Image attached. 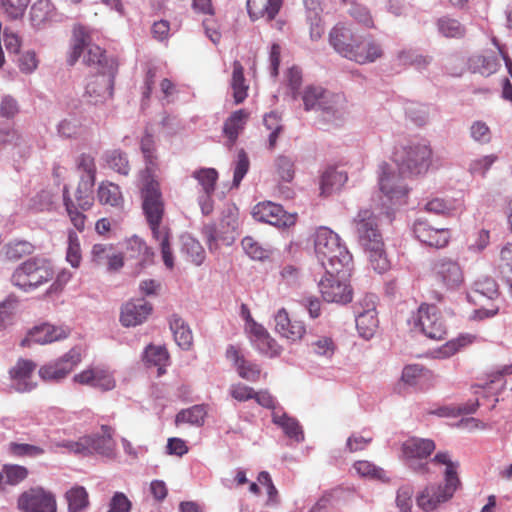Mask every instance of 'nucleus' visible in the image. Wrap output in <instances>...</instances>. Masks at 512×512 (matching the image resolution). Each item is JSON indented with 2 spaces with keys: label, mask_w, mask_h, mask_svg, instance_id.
Listing matches in <instances>:
<instances>
[{
  "label": "nucleus",
  "mask_w": 512,
  "mask_h": 512,
  "mask_svg": "<svg viewBox=\"0 0 512 512\" xmlns=\"http://www.w3.org/2000/svg\"><path fill=\"white\" fill-rule=\"evenodd\" d=\"M142 208L146 217L152 237L159 243L162 260L168 269L174 267V256L171 248V231L168 226L162 224L164 215V202L159 183L147 177L141 189Z\"/></svg>",
  "instance_id": "1"
},
{
  "label": "nucleus",
  "mask_w": 512,
  "mask_h": 512,
  "mask_svg": "<svg viewBox=\"0 0 512 512\" xmlns=\"http://www.w3.org/2000/svg\"><path fill=\"white\" fill-rule=\"evenodd\" d=\"M329 40L339 54L359 64L375 62L383 54L381 44L372 37H356L343 25H336L331 30Z\"/></svg>",
  "instance_id": "2"
},
{
  "label": "nucleus",
  "mask_w": 512,
  "mask_h": 512,
  "mask_svg": "<svg viewBox=\"0 0 512 512\" xmlns=\"http://www.w3.org/2000/svg\"><path fill=\"white\" fill-rule=\"evenodd\" d=\"M353 225L360 245L368 253L372 268L383 273L389 268L378 220L369 209H361L353 219Z\"/></svg>",
  "instance_id": "3"
},
{
  "label": "nucleus",
  "mask_w": 512,
  "mask_h": 512,
  "mask_svg": "<svg viewBox=\"0 0 512 512\" xmlns=\"http://www.w3.org/2000/svg\"><path fill=\"white\" fill-rule=\"evenodd\" d=\"M434 461L445 466L444 485L429 484L416 496L417 506L424 512H432L441 503L448 501L460 485L458 478L459 463L452 461L448 452L440 451L434 456Z\"/></svg>",
  "instance_id": "4"
},
{
  "label": "nucleus",
  "mask_w": 512,
  "mask_h": 512,
  "mask_svg": "<svg viewBox=\"0 0 512 512\" xmlns=\"http://www.w3.org/2000/svg\"><path fill=\"white\" fill-rule=\"evenodd\" d=\"M314 250L317 259L324 269H331L332 272L347 271L352 267L353 259L346 245L340 236L330 228L321 226L314 233Z\"/></svg>",
  "instance_id": "5"
},
{
  "label": "nucleus",
  "mask_w": 512,
  "mask_h": 512,
  "mask_svg": "<svg viewBox=\"0 0 512 512\" xmlns=\"http://www.w3.org/2000/svg\"><path fill=\"white\" fill-rule=\"evenodd\" d=\"M302 101L306 111L320 112L328 125L339 127L345 121L347 107L342 94L330 92L319 85H308L302 92Z\"/></svg>",
  "instance_id": "6"
},
{
  "label": "nucleus",
  "mask_w": 512,
  "mask_h": 512,
  "mask_svg": "<svg viewBox=\"0 0 512 512\" xmlns=\"http://www.w3.org/2000/svg\"><path fill=\"white\" fill-rule=\"evenodd\" d=\"M435 448V442L431 439L411 437L402 443V461L411 472L426 477L434 473L432 466L441 465L434 461V457L430 458Z\"/></svg>",
  "instance_id": "7"
},
{
  "label": "nucleus",
  "mask_w": 512,
  "mask_h": 512,
  "mask_svg": "<svg viewBox=\"0 0 512 512\" xmlns=\"http://www.w3.org/2000/svg\"><path fill=\"white\" fill-rule=\"evenodd\" d=\"M113 434L112 427L102 425L100 433L83 436L77 441L64 440L57 446L83 456L97 454L108 459H114L116 457V442L113 439Z\"/></svg>",
  "instance_id": "8"
},
{
  "label": "nucleus",
  "mask_w": 512,
  "mask_h": 512,
  "mask_svg": "<svg viewBox=\"0 0 512 512\" xmlns=\"http://www.w3.org/2000/svg\"><path fill=\"white\" fill-rule=\"evenodd\" d=\"M53 276L54 269L48 259L33 257L16 267L11 276V283L28 293L50 281Z\"/></svg>",
  "instance_id": "9"
},
{
  "label": "nucleus",
  "mask_w": 512,
  "mask_h": 512,
  "mask_svg": "<svg viewBox=\"0 0 512 512\" xmlns=\"http://www.w3.org/2000/svg\"><path fill=\"white\" fill-rule=\"evenodd\" d=\"M432 150L426 141L409 142L394 151V162L402 174L419 175L431 164Z\"/></svg>",
  "instance_id": "10"
},
{
  "label": "nucleus",
  "mask_w": 512,
  "mask_h": 512,
  "mask_svg": "<svg viewBox=\"0 0 512 512\" xmlns=\"http://www.w3.org/2000/svg\"><path fill=\"white\" fill-rule=\"evenodd\" d=\"M239 210L233 205H227L222 211L218 225L208 224L203 227L202 233L210 251H216L219 244L230 246L234 243L239 228Z\"/></svg>",
  "instance_id": "11"
},
{
  "label": "nucleus",
  "mask_w": 512,
  "mask_h": 512,
  "mask_svg": "<svg viewBox=\"0 0 512 512\" xmlns=\"http://www.w3.org/2000/svg\"><path fill=\"white\" fill-rule=\"evenodd\" d=\"M499 289L496 281L488 276L477 279L469 292L468 300L474 305L480 306L475 311L479 319L489 318L496 315L499 311Z\"/></svg>",
  "instance_id": "12"
},
{
  "label": "nucleus",
  "mask_w": 512,
  "mask_h": 512,
  "mask_svg": "<svg viewBox=\"0 0 512 512\" xmlns=\"http://www.w3.org/2000/svg\"><path fill=\"white\" fill-rule=\"evenodd\" d=\"M73 47L69 63L73 65L83 54V61L87 65H97L101 71H107L113 61H108L104 51L97 45L90 43V36L84 26H76L73 31Z\"/></svg>",
  "instance_id": "13"
},
{
  "label": "nucleus",
  "mask_w": 512,
  "mask_h": 512,
  "mask_svg": "<svg viewBox=\"0 0 512 512\" xmlns=\"http://www.w3.org/2000/svg\"><path fill=\"white\" fill-rule=\"evenodd\" d=\"M352 267L347 271V274L340 272H332L331 269H325L326 274L318 283L319 290L322 297L327 302L335 303H348L352 300V289L348 284V277L350 276Z\"/></svg>",
  "instance_id": "14"
},
{
  "label": "nucleus",
  "mask_w": 512,
  "mask_h": 512,
  "mask_svg": "<svg viewBox=\"0 0 512 512\" xmlns=\"http://www.w3.org/2000/svg\"><path fill=\"white\" fill-rule=\"evenodd\" d=\"M409 323L414 328H419L430 339L441 340L446 334L443 318L437 307L433 305H421L409 319Z\"/></svg>",
  "instance_id": "15"
},
{
  "label": "nucleus",
  "mask_w": 512,
  "mask_h": 512,
  "mask_svg": "<svg viewBox=\"0 0 512 512\" xmlns=\"http://www.w3.org/2000/svg\"><path fill=\"white\" fill-rule=\"evenodd\" d=\"M499 54L494 51H483L472 54L467 60V66L470 72L479 73L482 76H490L500 67V61H505L509 74L512 77V63L507 54L498 47Z\"/></svg>",
  "instance_id": "16"
},
{
  "label": "nucleus",
  "mask_w": 512,
  "mask_h": 512,
  "mask_svg": "<svg viewBox=\"0 0 512 512\" xmlns=\"http://www.w3.org/2000/svg\"><path fill=\"white\" fill-rule=\"evenodd\" d=\"M115 69L112 64L107 71H100L98 74L89 77L84 97L92 104H98L112 97L114 87Z\"/></svg>",
  "instance_id": "17"
},
{
  "label": "nucleus",
  "mask_w": 512,
  "mask_h": 512,
  "mask_svg": "<svg viewBox=\"0 0 512 512\" xmlns=\"http://www.w3.org/2000/svg\"><path fill=\"white\" fill-rule=\"evenodd\" d=\"M81 362V351L72 348L62 357L50 362L39 369V376L44 381L57 382L64 379L73 368Z\"/></svg>",
  "instance_id": "18"
},
{
  "label": "nucleus",
  "mask_w": 512,
  "mask_h": 512,
  "mask_svg": "<svg viewBox=\"0 0 512 512\" xmlns=\"http://www.w3.org/2000/svg\"><path fill=\"white\" fill-rule=\"evenodd\" d=\"M252 216L256 221L275 227H290L296 222L295 214H288L282 206L273 202H260L254 206Z\"/></svg>",
  "instance_id": "19"
},
{
  "label": "nucleus",
  "mask_w": 512,
  "mask_h": 512,
  "mask_svg": "<svg viewBox=\"0 0 512 512\" xmlns=\"http://www.w3.org/2000/svg\"><path fill=\"white\" fill-rule=\"evenodd\" d=\"M18 507L23 512H56V500L49 491L35 487L20 495Z\"/></svg>",
  "instance_id": "20"
},
{
  "label": "nucleus",
  "mask_w": 512,
  "mask_h": 512,
  "mask_svg": "<svg viewBox=\"0 0 512 512\" xmlns=\"http://www.w3.org/2000/svg\"><path fill=\"white\" fill-rule=\"evenodd\" d=\"M434 276L438 283L447 289H456L464 281V274L461 266L456 260L448 257L437 259L432 267Z\"/></svg>",
  "instance_id": "21"
},
{
  "label": "nucleus",
  "mask_w": 512,
  "mask_h": 512,
  "mask_svg": "<svg viewBox=\"0 0 512 512\" xmlns=\"http://www.w3.org/2000/svg\"><path fill=\"white\" fill-rule=\"evenodd\" d=\"M412 231L415 238L421 243L435 248L446 246L450 238L448 229L434 228L426 218L421 216L414 220Z\"/></svg>",
  "instance_id": "22"
},
{
  "label": "nucleus",
  "mask_w": 512,
  "mask_h": 512,
  "mask_svg": "<svg viewBox=\"0 0 512 512\" xmlns=\"http://www.w3.org/2000/svg\"><path fill=\"white\" fill-rule=\"evenodd\" d=\"M355 322L359 335L362 338L369 340L373 337L378 327L374 295L366 296L364 304L362 302L359 303V307L356 310Z\"/></svg>",
  "instance_id": "23"
},
{
  "label": "nucleus",
  "mask_w": 512,
  "mask_h": 512,
  "mask_svg": "<svg viewBox=\"0 0 512 512\" xmlns=\"http://www.w3.org/2000/svg\"><path fill=\"white\" fill-rule=\"evenodd\" d=\"M380 190L392 201H399L408 193V187L402 176L392 171L389 164L383 162L379 166Z\"/></svg>",
  "instance_id": "24"
},
{
  "label": "nucleus",
  "mask_w": 512,
  "mask_h": 512,
  "mask_svg": "<svg viewBox=\"0 0 512 512\" xmlns=\"http://www.w3.org/2000/svg\"><path fill=\"white\" fill-rule=\"evenodd\" d=\"M76 383L87 385L101 391H110L115 388L116 381L107 368L95 366L88 368L74 376Z\"/></svg>",
  "instance_id": "25"
},
{
  "label": "nucleus",
  "mask_w": 512,
  "mask_h": 512,
  "mask_svg": "<svg viewBox=\"0 0 512 512\" xmlns=\"http://www.w3.org/2000/svg\"><path fill=\"white\" fill-rule=\"evenodd\" d=\"M250 317V315H248ZM247 328L250 333V338L253 346L263 355L273 358L281 353V347L277 344L276 340L273 339L266 329L257 324L251 318L247 323Z\"/></svg>",
  "instance_id": "26"
},
{
  "label": "nucleus",
  "mask_w": 512,
  "mask_h": 512,
  "mask_svg": "<svg viewBox=\"0 0 512 512\" xmlns=\"http://www.w3.org/2000/svg\"><path fill=\"white\" fill-rule=\"evenodd\" d=\"M35 368L36 364L33 361L19 360L9 371L11 386L18 392L31 391L36 386L32 379Z\"/></svg>",
  "instance_id": "27"
},
{
  "label": "nucleus",
  "mask_w": 512,
  "mask_h": 512,
  "mask_svg": "<svg viewBox=\"0 0 512 512\" xmlns=\"http://www.w3.org/2000/svg\"><path fill=\"white\" fill-rule=\"evenodd\" d=\"M152 312V305L144 299L132 300L121 308L120 322L125 327L142 324Z\"/></svg>",
  "instance_id": "28"
},
{
  "label": "nucleus",
  "mask_w": 512,
  "mask_h": 512,
  "mask_svg": "<svg viewBox=\"0 0 512 512\" xmlns=\"http://www.w3.org/2000/svg\"><path fill=\"white\" fill-rule=\"evenodd\" d=\"M274 321L276 332L291 341L301 339L306 332L303 322L297 320L291 321L284 308L277 311Z\"/></svg>",
  "instance_id": "29"
},
{
  "label": "nucleus",
  "mask_w": 512,
  "mask_h": 512,
  "mask_svg": "<svg viewBox=\"0 0 512 512\" xmlns=\"http://www.w3.org/2000/svg\"><path fill=\"white\" fill-rule=\"evenodd\" d=\"M69 335V329L63 326H54L44 323L32 328L28 335V341L36 344H49L62 340Z\"/></svg>",
  "instance_id": "30"
},
{
  "label": "nucleus",
  "mask_w": 512,
  "mask_h": 512,
  "mask_svg": "<svg viewBox=\"0 0 512 512\" xmlns=\"http://www.w3.org/2000/svg\"><path fill=\"white\" fill-rule=\"evenodd\" d=\"M306 341L310 352L318 357L331 359L337 349L336 342L328 334L310 332Z\"/></svg>",
  "instance_id": "31"
},
{
  "label": "nucleus",
  "mask_w": 512,
  "mask_h": 512,
  "mask_svg": "<svg viewBox=\"0 0 512 512\" xmlns=\"http://www.w3.org/2000/svg\"><path fill=\"white\" fill-rule=\"evenodd\" d=\"M55 17L54 6L49 0H38L31 6L30 21L37 30L46 28L55 21Z\"/></svg>",
  "instance_id": "32"
},
{
  "label": "nucleus",
  "mask_w": 512,
  "mask_h": 512,
  "mask_svg": "<svg viewBox=\"0 0 512 512\" xmlns=\"http://www.w3.org/2000/svg\"><path fill=\"white\" fill-rule=\"evenodd\" d=\"M282 2L283 0H247V10L253 21L260 18L271 21L278 14Z\"/></svg>",
  "instance_id": "33"
},
{
  "label": "nucleus",
  "mask_w": 512,
  "mask_h": 512,
  "mask_svg": "<svg viewBox=\"0 0 512 512\" xmlns=\"http://www.w3.org/2000/svg\"><path fill=\"white\" fill-rule=\"evenodd\" d=\"M272 422L291 440L297 443L304 441V433L297 419L290 417L282 410L272 411Z\"/></svg>",
  "instance_id": "34"
},
{
  "label": "nucleus",
  "mask_w": 512,
  "mask_h": 512,
  "mask_svg": "<svg viewBox=\"0 0 512 512\" xmlns=\"http://www.w3.org/2000/svg\"><path fill=\"white\" fill-rule=\"evenodd\" d=\"M126 254L129 258L137 259L141 263H151L154 258L152 248L137 235H133L126 240Z\"/></svg>",
  "instance_id": "35"
},
{
  "label": "nucleus",
  "mask_w": 512,
  "mask_h": 512,
  "mask_svg": "<svg viewBox=\"0 0 512 512\" xmlns=\"http://www.w3.org/2000/svg\"><path fill=\"white\" fill-rule=\"evenodd\" d=\"M169 326L177 345L184 350H188L193 342V335L189 326L177 314L170 317Z\"/></svg>",
  "instance_id": "36"
},
{
  "label": "nucleus",
  "mask_w": 512,
  "mask_h": 512,
  "mask_svg": "<svg viewBox=\"0 0 512 512\" xmlns=\"http://www.w3.org/2000/svg\"><path fill=\"white\" fill-rule=\"evenodd\" d=\"M348 180L347 174L334 168L327 169L321 177V193L329 195L338 191Z\"/></svg>",
  "instance_id": "37"
},
{
  "label": "nucleus",
  "mask_w": 512,
  "mask_h": 512,
  "mask_svg": "<svg viewBox=\"0 0 512 512\" xmlns=\"http://www.w3.org/2000/svg\"><path fill=\"white\" fill-rule=\"evenodd\" d=\"M231 88L236 104L242 103L247 97L248 85L244 78V69L239 61H234Z\"/></svg>",
  "instance_id": "38"
},
{
  "label": "nucleus",
  "mask_w": 512,
  "mask_h": 512,
  "mask_svg": "<svg viewBox=\"0 0 512 512\" xmlns=\"http://www.w3.org/2000/svg\"><path fill=\"white\" fill-rule=\"evenodd\" d=\"M307 11V19L310 23V33L312 39H318L324 32L321 25L322 8L317 0H304Z\"/></svg>",
  "instance_id": "39"
},
{
  "label": "nucleus",
  "mask_w": 512,
  "mask_h": 512,
  "mask_svg": "<svg viewBox=\"0 0 512 512\" xmlns=\"http://www.w3.org/2000/svg\"><path fill=\"white\" fill-rule=\"evenodd\" d=\"M97 196L101 204L112 207H119L123 202L119 186L112 182H102L98 188Z\"/></svg>",
  "instance_id": "40"
},
{
  "label": "nucleus",
  "mask_w": 512,
  "mask_h": 512,
  "mask_svg": "<svg viewBox=\"0 0 512 512\" xmlns=\"http://www.w3.org/2000/svg\"><path fill=\"white\" fill-rule=\"evenodd\" d=\"M144 359L148 365L158 368V375L165 372V367L169 363V355L165 347L150 345L144 352Z\"/></svg>",
  "instance_id": "41"
},
{
  "label": "nucleus",
  "mask_w": 512,
  "mask_h": 512,
  "mask_svg": "<svg viewBox=\"0 0 512 512\" xmlns=\"http://www.w3.org/2000/svg\"><path fill=\"white\" fill-rule=\"evenodd\" d=\"M140 147L146 163L144 174H147V177H151V174L154 173L157 166L153 136L146 133L141 139Z\"/></svg>",
  "instance_id": "42"
},
{
  "label": "nucleus",
  "mask_w": 512,
  "mask_h": 512,
  "mask_svg": "<svg viewBox=\"0 0 512 512\" xmlns=\"http://www.w3.org/2000/svg\"><path fill=\"white\" fill-rule=\"evenodd\" d=\"M207 415L204 405H194L188 409L181 410L177 415L176 424L188 423L195 426H202Z\"/></svg>",
  "instance_id": "43"
},
{
  "label": "nucleus",
  "mask_w": 512,
  "mask_h": 512,
  "mask_svg": "<svg viewBox=\"0 0 512 512\" xmlns=\"http://www.w3.org/2000/svg\"><path fill=\"white\" fill-rule=\"evenodd\" d=\"M248 114L245 110L240 109L232 113V115L226 120L223 131L229 138L231 143L235 142L239 132L243 129L247 120Z\"/></svg>",
  "instance_id": "44"
},
{
  "label": "nucleus",
  "mask_w": 512,
  "mask_h": 512,
  "mask_svg": "<svg viewBox=\"0 0 512 512\" xmlns=\"http://www.w3.org/2000/svg\"><path fill=\"white\" fill-rule=\"evenodd\" d=\"M68 503L69 512H80L84 510L88 504V493L82 486H74L65 494Z\"/></svg>",
  "instance_id": "45"
},
{
  "label": "nucleus",
  "mask_w": 512,
  "mask_h": 512,
  "mask_svg": "<svg viewBox=\"0 0 512 512\" xmlns=\"http://www.w3.org/2000/svg\"><path fill=\"white\" fill-rule=\"evenodd\" d=\"M438 32L446 38H461L465 35V27L456 19L444 16L437 20Z\"/></svg>",
  "instance_id": "46"
},
{
  "label": "nucleus",
  "mask_w": 512,
  "mask_h": 512,
  "mask_svg": "<svg viewBox=\"0 0 512 512\" xmlns=\"http://www.w3.org/2000/svg\"><path fill=\"white\" fill-rule=\"evenodd\" d=\"M241 246L245 254L253 260L263 261L268 259L271 254V249L262 246L251 236L244 237L241 241Z\"/></svg>",
  "instance_id": "47"
},
{
  "label": "nucleus",
  "mask_w": 512,
  "mask_h": 512,
  "mask_svg": "<svg viewBox=\"0 0 512 512\" xmlns=\"http://www.w3.org/2000/svg\"><path fill=\"white\" fill-rule=\"evenodd\" d=\"M94 182V180L85 179L84 177H81L75 194V205L82 210H88L92 206L93 198L91 194Z\"/></svg>",
  "instance_id": "48"
},
{
  "label": "nucleus",
  "mask_w": 512,
  "mask_h": 512,
  "mask_svg": "<svg viewBox=\"0 0 512 512\" xmlns=\"http://www.w3.org/2000/svg\"><path fill=\"white\" fill-rule=\"evenodd\" d=\"M199 185L202 187L203 193H213L215 184L218 179V172L214 168H201L195 170L192 174Z\"/></svg>",
  "instance_id": "49"
},
{
  "label": "nucleus",
  "mask_w": 512,
  "mask_h": 512,
  "mask_svg": "<svg viewBox=\"0 0 512 512\" xmlns=\"http://www.w3.org/2000/svg\"><path fill=\"white\" fill-rule=\"evenodd\" d=\"M355 471L361 476L370 479H378L383 482H388L389 479L386 477L385 471L373 463L361 460L354 463Z\"/></svg>",
  "instance_id": "50"
},
{
  "label": "nucleus",
  "mask_w": 512,
  "mask_h": 512,
  "mask_svg": "<svg viewBox=\"0 0 512 512\" xmlns=\"http://www.w3.org/2000/svg\"><path fill=\"white\" fill-rule=\"evenodd\" d=\"M277 175L282 181L291 182L295 174L294 160L287 155H279L274 162Z\"/></svg>",
  "instance_id": "51"
},
{
  "label": "nucleus",
  "mask_w": 512,
  "mask_h": 512,
  "mask_svg": "<svg viewBox=\"0 0 512 512\" xmlns=\"http://www.w3.org/2000/svg\"><path fill=\"white\" fill-rule=\"evenodd\" d=\"M8 451L15 457L37 458L45 453V450L36 445L11 442L8 445Z\"/></svg>",
  "instance_id": "52"
},
{
  "label": "nucleus",
  "mask_w": 512,
  "mask_h": 512,
  "mask_svg": "<svg viewBox=\"0 0 512 512\" xmlns=\"http://www.w3.org/2000/svg\"><path fill=\"white\" fill-rule=\"evenodd\" d=\"M63 201L70 221L78 231H83L85 227V215L78 211V206L70 199L67 187L63 189Z\"/></svg>",
  "instance_id": "53"
},
{
  "label": "nucleus",
  "mask_w": 512,
  "mask_h": 512,
  "mask_svg": "<svg viewBox=\"0 0 512 512\" xmlns=\"http://www.w3.org/2000/svg\"><path fill=\"white\" fill-rule=\"evenodd\" d=\"M469 135L471 139L481 145L490 143L492 132L486 122L482 120L473 121L469 127Z\"/></svg>",
  "instance_id": "54"
},
{
  "label": "nucleus",
  "mask_w": 512,
  "mask_h": 512,
  "mask_svg": "<svg viewBox=\"0 0 512 512\" xmlns=\"http://www.w3.org/2000/svg\"><path fill=\"white\" fill-rule=\"evenodd\" d=\"M33 245L25 240H14L5 246V255L10 260H18L33 252Z\"/></svg>",
  "instance_id": "55"
},
{
  "label": "nucleus",
  "mask_w": 512,
  "mask_h": 512,
  "mask_svg": "<svg viewBox=\"0 0 512 512\" xmlns=\"http://www.w3.org/2000/svg\"><path fill=\"white\" fill-rule=\"evenodd\" d=\"M475 340V336L471 334H462L457 338L448 341L441 347L440 353L442 357H450L457 353L460 349L470 345Z\"/></svg>",
  "instance_id": "56"
},
{
  "label": "nucleus",
  "mask_w": 512,
  "mask_h": 512,
  "mask_svg": "<svg viewBox=\"0 0 512 512\" xmlns=\"http://www.w3.org/2000/svg\"><path fill=\"white\" fill-rule=\"evenodd\" d=\"M81 248L78 234L73 231H68V247L66 253V260L72 267L77 268L81 262Z\"/></svg>",
  "instance_id": "57"
},
{
  "label": "nucleus",
  "mask_w": 512,
  "mask_h": 512,
  "mask_svg": "<svg viewBox=\"0 0 512 512\" xmlns=\"http://www.w3.org/2000/svg\"><path fill=\"white\" fill-rule=\"evenodd\" d=\"M106 162L114 171L122 175L129 173V162L127 155L119 150H113L106 154Z\"/></svg>",
  "instance_id": "58"
},
{
  "label": "nucleus",
  "mask_w": 512,
  "mask_h": 512,
  "mask_svg": "<svg viewBox=\"0 0 512 512\" xmlns=\"http://www.w3.org/2000/svg\"><path fill=\"white\" fill-rule=\"evenodd\" d=\"M263 123L265 127L271 131L268 138L269 147L274 148L278 136L282 131L281 119L276 112H270L264 116Z\"/></svg>",
  "instance_id": "59"
},
{
  "label": "nucleus",
  "mask_w": 512,
  "mask_h": 512,
  "mask_svg": "<svg viewBox=\"0 0 512 512\" xmlns=\"http://www.w3.org/2000/svg\"><path fill=\"white\" fill-rule=\"evenodd\" d=\"M3 475L6 483L9 485H17L24 481L28 476L26 467L16 464H6L3 467Z\"/></svg>",
  "instance_id": "60"
},
{
  "label": "nucleus",
  "mask_w": 512,
  "mask_h": 512,
  "mask_svg": "<svg viewBox=\"0 0 512 512\" xmlns=\"http://www.w3.org/2000/svg\"><path fill=\"white\" fill-rule=\"evenodd\" d=\"M413 494L414 488L410 484H404L398 488L395 501L399 512H411Z\"/></svg>",
  "instance_id": "61"
},
{
  "label": "nucleus",
  "mask_w": 512,
  "mask_h": 512,
  "mask_svg": "<svg viewBox=\"0 0 512 512\" xmlns=\"http://www.w3.org/2000/svg\"><path fill=\"white\" fill-rule=\"evenodd\" d=\"M30 0H0V6L4 13L11 19L23 16Z\"/></svg>",
  "instance_id": "62"
},
{
  "label": "nucleus",
  "mask_w": 512,
  "mask_h": 512,
  "mask_svg": "<svg viewBox=\"0 0 512 512\" xmlns=\"http://www.w3.org/2000/svg\"><path fill=\"white\" fill-rule=\"evenodd\" d=\"M18 306V299L9 295L0 303V329L6 328Z\"/></svg>",
  "instance_id": "63"
},
{
  "label": "nucleus",
  "mask_w": 512,
  "mask_h": 512,
  "mask_svg": "<svg viewBox=\"0 0 512 512\" xmlns=\"http://www.w3.org/2000/svg\"><path fill=\"white\" fill-rule=\"evenodd\" d=\"M428 371L419 364L407 365L402 371V381L410 386L417 385L420 379L425 378Z\"/></svg>",
  "instance_id": "64"
}]
</instances>
